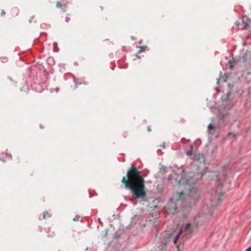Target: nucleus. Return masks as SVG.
<instances>
[{"label": "nucleus", "instance_id": "79ce46f5", "mask_svg": "<svg viewBox=\"0 0 251 251\" xmlns=\"http://www.w3.org/2000/svg\"><path fill=\"white\" fill-rule=\"evenodd\" d=\"M250 174H251V172L250 173Z\"/></svg>", "mask_w": 251, "mask_h": 251}, {"label": "nucleus", "instance_id": "ddd939ff", "mask_svg": "<svg viewBox=\"0 0 251 251\" xmlns=\"http://www.w3.org/2000/svg\"><path fill=\"white\" fill-rule=\"evenodd\" d=\"M189 235L193 232V227L192 226L191 224L189 223Z\"/></svg>", "mask_w": 251, "mask_h": 251}, {"label": "nucleus", "instance_id": "412c9836", "mask_svg": "<svg viewBox=\"0 0 251 251\" xmlns=\"http://www.w3.org/2000/svg\"><path fill=\"white\" fill-rule=\"evenodd\" d=\"M47 26V24H45V23L42 24L41 25V28H44V27H45V26Z\"/></svg>", "mask_w": 251, "mask_h": 251}, {"label": "nucleus", "instance_id": "6e6552de", "mask_svg": "<svg viewBox=\"0 0 251 251\" xmlns=\"http://www.w3.org/2000/svg\"><path fill=\"white\" fill-rule=\"evenodd\" d=\"M240 61L239 59H238L237 58H233L232 59L229 60L227 64V66H229V68L231 70H234V65L235 63L236 62H238Z\"/></svg>", "mask_w": 251, "mask_h": 251}, {"label": "nucleus", "instance_id": "423d86ee", "mask_svg": "<svg viewBox=\"0 0 251 251\" xmlns=\"http://www.w3.org/2000/svg\"><path fill=\"white\" fill-rule=\"evenodd\" d=\"M242 23L244 24L242 27L240 29L244 30H246L249 29L250 25L251 24V19L249 18L246 15H244L242 18Z\"/></svg>", "mask_w": 251, "mask_h": 251}, {"label": "nucleus", "instance_id": "f3484780", "mask_svg": "<svg viewBox=\"0 0 251 251\" xmlns=\"http://www.w3.org/2000/svg\"><path fill=\"white\" fill-rule=\"evenodd\" d=\"M80 218V216L79 215H75V217L74 218L73 220L74 221H78Z\"/></svg>", "mask_w": 251, "mask_h": 251}, {"label": "nucleus", "instance_id": "4c0bfd02", "mask_svg": "<svg viewBox=\"0 0 251 251\" xmlns=\"http://www.w3.org/2000/svg\"><path fill=\"white\" fill-rule=\"evenodd\" d=\"M148 131H151V129H150V128L149 127H148Z\"/></svg>", "mask_w": 251, "mask_h": 251}, {"label": "nucleus", "instance_id": "1a4fd4ad", "mask_svg": "<svg viewBox=\"0 0 251 251\" xmlns=\"http://www.w3.org/2000/svg\"><path fill=\"white\" fill-rule=\"evenodd\" d=\"M216 129V126L213 124L211 123L208 126L207 129H208V131L209 133H211L212 134L213 133H214L213 131H214Z\"/></svg>", "mask_w": 251, "mask_h": 251}, {"label": "nucleus", "instance_id": "20e7f679", "mask_svg": "<svg viewBox=\"0 0 251 251\" xmlns=\"http://www.w3.org/2000/svg\"><path fill=\"white\" fill-rule=\"evenodd\" d=\"M189 157L193 160V162H190L189 167L192 165V163L199 164V165L202 163H204L205 161V157L202 153L198 152V148L194 149L193 146L190 145L189 146Z\"/></svg>", "mask_w": 251, "mask_h": 251}, {"label": "nucleus", "instance_id": "6ab92c4d", "mask_svg": "<svg viewBox=\"0 0 251 251\" xmlns=\"http://www.w3.org/2000/svg\"><path fill=\"white\" fill-rule=\"evenodd\" d=\"M62 4L60 2H57L56 3V6L58 8L62 7Z\"/></svg>", "mask_w": 251, "mask_h": 251}, {"label": "nucleus", "instance_id": "f704fd0d", "mask_svg": "<svg viewBox=\"0 0 251 251\" xmlns=\"http://www.w3.org/2000/svg\"><path fill=\"white\" fill-rule=\"evenodd\" d=\"M74 65L75 66H78V63L77 62H74Z\"/></svg>", "mask_w": 251, "mask_h": 251}, {"label": "nucleus", "instance_id": "ea45409f", "mask_svg": "<svg viewBox=\"0 0 251 251\" xmlns=\"http://www.w3.org/2000/svg\"><path fill=\"white\" fill-rule=\"evenodd\" d=\"M58 90H59V88H56V91H58Z\"/></svg>", "mask_w": 251, "mask_h": 251}, {"label": "nucleus", "instance_id": "f03ea898", "mask_svg": "<svg viewBox=\"0 0 251 251\" xmlns=\"http://www.w3.org/2000/svg\"><path fill=\"white\" fill-rule=\"evenodd\" d=\"M209 168L205 167L201 171L199 164L192 163L189 167V208L195 205L199 201L201 193L202 177L207 172H210Z\"/></svg>", "mask_w": 251, "mask_h": 251}, {"label": "nucleus", "instance_id": "4468645a", "mask_svg": "<svg viewBox=\"0 0 251 251\" xmlns=\"http://www.w3.org/2000/svg\"><path fill=\"white\" fill-rule=\"evenodd\" d=\"M242 58L243 59V60L244 62H246L248 60H249V59H248V58L247 57V55L246 54V53L242 56Z\"/></svg>", "mask_w": 251, "mask_h": 251}, {"label": "nucleus", "instance_id": "7ed1b4c3", "mask_svg": "<svg viewBox=\"0 0 251 251\" xmlns=\"http://www.w3.org/2000/svg\"><path fill=\"white\" fill-rule=\"evenodd\" d=\"M188 229V223H187L184 226H182L180 228L179 232L175 237H174L172 234H170L161 239L160 243L162 246V250H164V249L166 248V245H168L171 241H173L174 244L176 246V247L179 249L180 245L177 244L178 239L179 238L182 233Z\"/></svg>", "mask_w": 251, "mask_h": 251}, {"label": "nucleus", "instance_id": "aec40b11", "mask_svg": "<svg viewBox=\"0 0 251 251\" xmlns=\"http://www.w3.org/2000/svg\"><path fill=\"white\" fill-rule=\"evenodd\" d=\"M144 51V48L143 47H140V50L138 51V53H141Z\"/></svg>", "mask_w": 251, "mask_h": 251}, {"label": "nucleus", "instance_id": "f8f14e48", "mask_svg": "<svg viewBox=\"0 0 251 251\" xmlns=\"http://www.w3.org/2000/svg\"><path fill=\"white\" fill-rule=\"evenodd\" d=\"M249 60H251V50H247L246 52Z\"/></svg>", "mask_w": 251, "mask_h": 251}, {"label": "nucleus", "instance_id": "c9c22d12", "mask_svg": "<svg viewBox=\"0 0 251 251\" xmlns=\"http://www.w3.org/2000/svg\"><path fill=\"white\" fill-rule=\"evenodd\" d=\"M8 79L9 80L11 81H12V78H11V77H8Z\"/></svg>", "mask_w": 251, "mask_h": 251}, {"label": "nucleus", "instance_id": "b1692460", "mask_svg": "<svg viewBox=\"0 0 251 251\" xmlns=\"http://www.w3.org/2000/svg\"><path fill=\"white\" fill-rule=\"evenodd\" d=\"M235 24L237 26H239V25H240V22H239V21L237 20V21H236V22H235Z\"/></svg>", "mask_w": 251, "mask_h": 251}, {"label": "nucleus", "instance_id": "bb28decb", "mask_svg": "<svg viewBox=\"0 0 251 251\" xmlns=\"http://www.w3.org/2000/svg\"><path fill=\"white\" fill-rule=\"evenodd\" d=\"M5 14V12H4V10H2L1 12V16H4Z\"/></svg>", "mask_w": 251, "mask_h": 251}, {"label": "nucleus", "instance_id": "a211bd4d", "mask_svg": "<svg viewBox=\"0 0 251 251\" xmlns=\"http://www.w3.org/2000/svg\"><path fill=\"white\" fill-rule=\"evenodd\" d=\"M230 135H232L234 138H236V134L233 132H229L227 134V136H229Z\"/></svg>", "mask_w": 251, "mask_h": 251}, {"label": "nucleus", "instance_id": "37998d69", "mask_svg": "<svg viewBox=\"0 0 251 251\" xmlns=\"http://www.w3.org/2000/svg\"><path fill=\"white\" fill-rule=\"evenodd\" d=\"M250 174H251V172L250 173Z\"/></svg>", "mask_w": 251, "mask_h": 251}, {"label": "nucleus", "instance_id": "cd10ccee", "mask_svg": "<svg viewBox=\"0 0 251 251\" xmlns=\"http://www.w3.org/2000/svg\"><path fill=\"white\" fill-rule=\"evenodd\" d=\"M0 160L4 161V162L5 161V159L3 157H1L0 155Z\"/></svg>", "mask_w": 251, "mask_h": 251}, {"label": "nucleus", "instance_id": "39448f33", "mask_svg": "<svg viewBox=\"0 0 251 251\" xmlns=\"http://www.w3.org/2000/svg\"><path fill=\"white\" fill-rule=\"evenodd\" d=\"M228 86L229 87V90L226 93V94H224L221 97V100H222V102H223V104H225L226 105L229 104L230 102L229 96L231 94V91L233 90V88H234L235 85L233 84L228 83Z\"/></svg>", "mask_w": 251, "mask_h": 251}, {"label": "nucleus", "instance_id": "58836bf2", "mask_svg": "<svg viewBox=\"0 0 251 251\" xmlns=\"http://www.w3.org/2000/svg\"><path fill=\"white\" fill-rule=\"evenodd\" d=\"M136 56H137V58H140V57L139 56H138L137 54H136Z\"/></svg>", "mask_w": 251, "mask_h": 251}, {"label": "nucleus", "instance_id": "7c9ffc66", "mask_svg": "<svg viewBox=\"0 0 251 251\" xmlns=\"http://www.w3.org/2000/svg\"><path fill=\"white\" fill-rule=\"evenodd\" d=\"M185 153L186 155L188 156V154H189L188 150H185Z\"/></svg>", "mask_w": 251, "mask_h": 251}, {"label": "nucleus", "instance_id": "72a5a7b5", "mask_svg": "<svg viewBox=\"0 0 251 251\" xmlns=\"http://www.w3.org/2000/svg\"><path fill=\"white\" fill-rule=\"evenodd\" d=\"M164 146H165V143H163L162 144L160 145V147H164Z\"/></svg>", "mask_w": 251, "mask_h": 251}, {"label": "nucleus", "instance_id": "4be33fe9", "mask_svg": "<svg viewBox=\"0 0 251 251\" xmlns=\"http://www.w3.org/2000/svg\"><path fill=\"white\" fill-rule=\"evenodd\" d=\"M70 20V18L69 17H67V16H66V17H65V21H66V22H67V23H68Z\"/></svg>", "mask_w": 251, "mask_h": 251}, {"label": "nucleus", "instance_id": "2eb2a0df", "mask_svg": "<svg viewBox=\"0 0 251 251\" xmlns=\"http://www.w3.org/2000/svg\"><path fill=\"white\" fill-rule=\"evenodd\" d=\"M0 60L2 63H5L8 61V59L6 57H1Z\"/></svg>", "mask_w": 251, "mask_h": 251}, {"label": "nucleus", "instance_id": "a19ab883", "mask_svg": "<svg viewBox=\"0 0 251 251\" xmlns=\"http://www.w3.org/2000/svg\"><path fill=\"white\" fill-rule=\"evenodd\" d=\"M238 88V86H236V89H237Z\"/></svg>", "mask_w": 251, "mask_h": 251}, {"label": "nucleus", "instance_id": "c756f323", "mask_svg": "<svg viewBox=\"0 0 251 251\" xmlns=\"http://www.w3.org/2000/svg\"><path fill=\"white\" fill-rule=\"evenodd\" d=\"M245 251H251V246L248 247Z\"/></svg>", "mask_w": 251, "mask_h": 251}, {"label": "nucleus", "instance_id": "dca6fc26", "mask_svg": "<svg viewBox=\"0 0 251 251\" xmlns=\"http://www.w3.org/2000/svg\"><path fill=\"white\" fill-rule=\"evenodd\" d=\"M226 115H224V114H223V115H220V116H219V117H219V119H220V120H223V121H225V118H226Z\"/></svg>", "mask_w": 251, "mask_h": 251}, {"label": "nucleus", "instance_id": "473e14b6", "mask_svg": "<svg viewBox=\"0 0 251 251\" xmlns=\"http://www.w3.org/2000/svg\"><path fill=\"white\" fill-rule=\"evenodd\" d=\"M46 213H47L46 212H44L43 213V218H44V219H45V218H46Z\"/></svg>", "mask_w": 251, "mask_h": 251}, {"label": "nucleus", "instance_id": "9b49d317", "mask_svg": "<svg viewBox=\"0 0 251 251\" xmlns=\"http://www.w3.org/2000/svg\"><path fill=\"white\" fill-rule=\"evenodd\" d=\"M224 75H226L225 77L222 76V72H220V77L217 79V83H219L221 78H223L224 79V81H225V82L226 81V79H227V76L226 75V74H225Z\"/></svg>", "mask_w": 251, "mask_h": 251}, {"label": "nucleus", "instance_id": "5701e85b", "mask_svg": "<svg viewBox=\"0 0 251 251\" xmlns=\"http://www.w3.org/2000/svg\"><path fill=\"white\" fill-rule=\"evenodd\" d=\"M34 16H33L32 17H31V18L29 20V22L30 23H32V21H33V19H34Z\"/></svg>", "mask_w": 251, "mask_h": 251}, {"label": "nucleus", "instance_id": "393cba45", "mask_svg": "<svg viewBox=\"0 0 251 251\" xmlns=\"http://www.w3.org/2000/svg\"><path fill=\"white\" fill-rule=\"evenodd\" d=\"M74 81H75V85H80L81 84V83H78L76 80L75 79H74Z\"/></svg>", "mask_w": 251, "mask_h": 251}, {"label": "nucleus", "instance_id": "e433bc0d", "mask_svg": "<svg viewBox=\"0 0 251 251\" xmlns=\"http://www.w3.org/2000/svg\"><path fill=\"white\" fill-rule=\"evenodd\" d=\"M40 128H41V129H43V126L41 125H40Z\"/></svg>", "mask_w": 251, "mask_h": 251}, {"label": "nucleus", "instance_id": "a878e982", "mask_svg": "<svg viewBox=\"0 0 251 251\" xmlns=\"http://www.w3.org/2000/svg\"><path fill=\"white\" fill-rule=\"evenodd\" d=\"M61 9H62V10H63V12H65L66 11V7L65 6L63 7L62 6V7H61Z\"/></svg>", "mask_w": 251, "mask_h": 251}, {"label": "nucleus", "instance_id": "f257e3e1", "mask_svg": "<svg viewBox=\"0 0 251 251\" xmlns=\"http://www.w3.org/2000/svg\"><path fill=\"white\" fill-rule=\"evenodd\" d=\"M141 171L131 164L127 172L126 176H123L122 182L126 188L130 190L134 199H144L147 195L145 191V182Z\"/></svg>", "mask_w": 251, "mask_h": 251}, {"label": "nucleus", "instance_id": "0eeeda50", "mask_svg": "<svg viewBox=\"0 0 251 251\" xmlns=\"http://www.w3.org/2000/svg\"><path fill=\"white\" fill-rule=\"evenodd\" d=\"M176 208V204L173 202H169L166 206V210L168 213H175Z\"/></svg>", "mask_w": 251, "mask_h": 251}, {"label": "nucleus", "instance_id": "c85d7f7f", "mask_svg": "<svg viewBox=\"0 0 251 251\" xmlns=\"http://www.w3.org/2000/svg\"><path fill=\"white\" fill-rule=\"evenodd\" d=\"M215 90H216V91L217 92H218V93H219V92H220V91H221V90H220V88H219V87H216V88H215Z\"/></svg>", "mask_w": 251, "mask_h": 251}, {"label": "nucleus", "instance_id": "9d476101", "mask_svg": "<svg viewBox=\"0 0 251 251\" xmlns=\"http://www.w3.org/2000/svg\"><path fill=\"white\" fill-rule=\"evenodd\" d=\"M244 90H243L242 88H240L236 90V94L238 97H241L243 94L244 93Z\"/></svg>", "mask_w": 251, "mask_h": 251}, {"label": "nucleus", "instance_id": "2f4dec72", "mask_svg": "<svg viewBox=\"0 0 251 251\" xmlns=\"http://www.w3.org/2000/svg\"><path fill=\"white\" fill-rule=\"evenodd\" d=\"M171 179H172V175H170L168 176V179L169 180H170Z\"/></svg>", "mask_w": 251, "mask_h": 251}]
</instances>
